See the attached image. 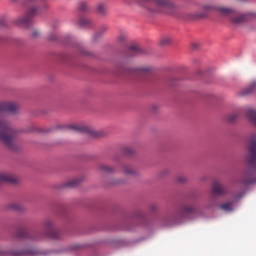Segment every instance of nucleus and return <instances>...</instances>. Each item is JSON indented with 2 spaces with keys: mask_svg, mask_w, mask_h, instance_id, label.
<instances>
[{
  "mask_svg": "<svg viewBox=\"0 0 256 256\" xmlns=\"http://www.w3.org/2000/svg\"><path fill=\"white\" fill-rule=\"evenodd\" d=\"M248 149L249 152L246 156V164L250 171L256 172V135L251 137Z\"/></svg>",
  "mask_w": 256,
  "mask_h": 256,
  "instance_id": "obj_5",
  "label": "nucleus"
},
{
  "mask_svg": "<svg viewBox=\"0 0 256 256\" xmlns=\"http://www.w3.org/2000/svg\"><path fill=\"white\" fill-rule=\"evenodd\" d=\"M247 177H249V173H244V179L242 180L243 185H249L253 183V179Z\"/></svg>",
  "mask_w": 256,
  "mask_h": 256,
  "instance_id": "obj_25",
  "label": "nucleus"
},
{
  "mask_svg": "<svg viewBox=\"0 0 256 256\" xmlns=\"http://www.w3.org/2000/svg\"><path fill=\"white\" fill-rule=\"evenodd\" d=\"M98 169L99 171H102V173H108V174L115 173V168L107 164H99Z\"/></svg>",
  "mask_w": 256,
  "mask_h": 256,
  "instance_id": "obj_17",
  "label": "nucleus"
},
{
  "mask_svg": "<svg viewBox=\"0 0 256 256\" xmlns=\"http://www.w3.org/2000/svg\"><path fill=\"white\" fill-rule=\"evenodd\" d=\"M49 41H55V39H57V37L55 35H50L48 37Z\"/></svg>",
  "mask_w": 256,
  "mask_h": 256,
  "instance_id": "obj_36",
  "label": "nucleus"
},
{
  "mask_svg": "<svg viewBox=\"0 0 256 256\" xmlns=\"http://www.w3.org/2000/svg\"><path fill=\"white\" fill-rule=\"evenodd\" d=\"M0 27H8L7 18L5 16L0 17Z\"/></svg>",
  "mask_w": 256,
  "mask_h": 256,
  "instance_id": "obj_29",
  "label": "nucleus"
},
{
  "mask_svg": "<svg viewBox=\"0 0 256 256\" xmlns=\"http://www.w3.org/2000/svg\"><path fill=\"white\" fill-rule=\"evenodd\" d=\"M177 183H186L187 182V178L185 176H178L176 178Z\"/></svg>",
  "mask_w": 256,
  "mask_h": 256,
  "instance_id": "obj_32",
  "label": "nucleus"
},
{
  "mask_svg": "<svg viewBox=\"0 0 256 256\" xmlns=\"http://www.w3.org/2000/svg\"><path fill=\"white\" fill-rule=\"evenodd\" d=\"M35 0H28L27 1V5H29V3H34Z\"/></svg>",
  "mask_w": 256,
  "mask_h": 256,
  "instance_id": "obj_38",
  "label": "nucleus"
},
{
  "mask_svg": "<svg viewBox=\"0 0 256 256\" xmlns=\"http://www.w3.org/2000/svg\"><path fill=\"white\" fill-rule=\"evenodd\" d=\"M32 35H33V37H39L38 30H33Z\"/></svg>",
  "mask_w": 256,
  "mask_h": 256,
  "instance_id": "obj_35",
  "label": "nucleus"
},
{
  "mask_svg": "<svg viewBox=\"0 0 256 256\" xmlns=\"http://www.w3.org/2000/svg\"><path fill=\"white\" fill-rule=\"evenodd\" d=\"M130 53H133L134 55H139V53H143V50H141V48H139V46H130Z\"/></svg>",
  "mask_w": 256,
  "mask_h": 256,
  "instance_id": "obj_21",
  "label": "nucleus"
},
{
  "mask_svg": "<svg viewBox=\"0 0 256 256\" xmlns=\"http://www.w3.org/2000/svg\"><path fill=\"white\" fill-rule=\"evenodd\" d=\"M123 183V180H116L115 182H111V185H119Z\"/></svg>",
  "mask_w": 256,
  "mask_h": 256,
  "instance_id": "obj_34",
  "label": "nucleus"
},
{
  "mask_svg": "<svg viewBox=\"0 0 256 256\" xmlns=\"http://www.w3.org/2000/svg\"><path fill=\"white\" fill-rule=\"evenodd\" d=\"M122 151L124 155H133V150L131 149V147H124Z\"/></svg>",
  "mask_w": 256,
  "mask_h": 256,
  "instance_id": "obj_30",
  "label": "nucleus"
},
{
  "mask_svg": "<svg viewBox=\"0 0 256 256\" xmlns=\"http://www.w3.org/2000/svg\"><path fill=\"white\" fill-rule=\"evenodd\" d=\"M136 71L140 75H145V73H149V71H151V68H149V67H140V68H137Z\"/></svg>",
  "mask_w": 256,
  "mask_h": 256,
  "instance_id": "obj_24",
  "label": "nucleus"
},
{
  "mask_svg": "<svg viewBox=\"0 0 256 256\" xmlns=\"http://www.w3.org/2000/svg\"><path fill=\"white\" fill-rule=\"evenodd\" d=\"M0 183H10L15 185L19 183V178L10 173H0Z\"/></svg>",
  "mask_w": 256,
  "mask_h": 256,
  "instance_id": "obj_13",
  "label": "nucleus"
},
{
  "mask_svg": "<svg viewBox=\"0 0 256 256\" xmlns=\"http://www.w3.org/2000/svg\"><path fill=\"white\" fill-rule=\"evenodd\" d=\"M256 88V82H254L250 88H248L246 91H245V95L249 94V93H252L253 92V89Z\"/></svg>",
  "mask_w": 256,
  "mask_h": 256,
  "instance_id": "obj_33",
  "label": "nucleus"
},
{
  "mask_svg": "<svg viewBox=\"0 0 256 256\" xmlns=\"http://www.w3.org/2000/svg\"><path fill=\"white\" fill-rule=\"evenodd\" d=\"M80 27H91V20L88 18H81L79 20Z\"/></svg>",
  "mask_w": 256,
  "mask_h": 256,
  "instance_id": "obj_20",
  "label": "nucleus"
},
{
  "mask_svg": "<svg viewBox=\"0 0 256 256\" xmlns=\"http://www.w3.org/2000/svg\"><path fill=\"white\" fill-rule=\"evenodd\" d=\"M138 7L148 13H173L175 4L171 0H134Z\"/></svg>",
  "mask_w": 256,
  "mask_h": 256,
  "instance_id": "obj_1",
  "label": "nucleus"
},
{
  "mask_svg": "<svg viewBox=\"0 0 256 256\" xmlns=\"http://www.w3.org/2000/svg\"><path fill=\"white\" fill-rule=\"evenodd\" d=\"M96 11L99 15H107L108 13L107 3L99 2L97 4Z\"/></svg>",
  "mask_w": 256,
  "mask_h": 256,
  "instance_id": "obj_15",
  "label": "nucleus"
},
{
  "mask_svg": "<svg viewBox=\"0 0 256 256\" xmlns=\"http://www.w3.org/2000/svg\"><path fill=\"white\" fill-rule=\"evenodd\" d=\"M14 3H15V1H17V0H12Z\"/></svg>",
  "mask_w": 256,
  "mask_h": 256,
  "instance_id": "obj_40",
  "label": "nucleus"
},
{
  "mask_svg": "<svg viewBox=\"0 0 256 256\" xmlns=\"http://www.w3.org/2000/svg\"><path fill=\"white\" fill-rule=\"evenodd\" d=\"M80 180L79 179H74L70 180L65 184V187L71 188V187H77L79 185Z\"/></svg>",
  "mask_w": 256,
  "mask_h": 256,
  "instance_id": "obj_22",
  "label": "nucleus"
},
{
  "mask_svg": "<svg viewBox=\"0 0 256 256\" xmlns=\"http://www.w3.org/2000/svg\"><path fill=\"white\" fill-rule=\"evenodd\" d=\"M27 255H35V251L33 250H24V251L0 250V256H27Z\"/></svg>",
  "mask_w": 256,
  "mask_h": 256,
  "instance_id": "obj_10",
  "label": "nucleus"
},
{
  "mask_svg": "<svg viewBox=\"0 0 256 256\" xmlns=\"http://www.w3.org/2000/svg\"><path fill=\"white\" fill-rule=\"evenodd\" d=\"M79 9L80 11H87V9H89V5L87 4V2H80L79 3Z\"/></svg>",
  "mask_w": 256,
  "mask_h": 256,
  "instance_id": "obj_28",
  "label": "nucleus"
},
{
  "mask_svg": "<svg viewBox=\"0 0 256 256\" xmlns=\"http://www.w3.org/2000/svg\"><path fill=\"white\" fill-rule=\"evenodd\" d=\"M212 193L213 195H219L220 197H223V195H227V187H225L219 181H215L212 184Z\"/></svg>",
  "mask_w": 256,
  "mask_h": 256,
  "instance_id": "obj_12",
  "label": "nucleus"
},
{
  "mask_svg": "<svg viewBox=\"0 0 256 256\" xmlns=\"http://www.w3.org/2000/svg\"><path fill=\"white\" fill-rule=\"evenodd\" d=\"M68 129L75 131V133H87L88 135H92V137H97V134L93 132L89 127L83 125H70Z\"/></svg>",
  "mask_w": 256,
  "mask_h": 256,
  "instance_id": "obj_9",
  "label": "nucleus"
},
{
  "mask_svg": "<svg viewBox=\"0 0 256 256\" xmlns=\"http://www.w3.org/2000/svg\"><path fill=\"white\" fill-rule=\"evenodd\" d=\"M237 117V114H230L227 116L226 121H228V123H233L237 121Z\"/></svg>",
  "mask_w": 256,
  "mask_h": 256,
  "instance_id": "obj_27",
  "label": "nucleus"
},
{
  "mask_svg": "<svg viewBox=\"0 0 256 256\" xmlns=\"http://www.w3.org/2000/svg\"><path fill=\"white\" fill-rule=\"evenodd\" d=\"M219 9H226L225 6H217L214 4H204L202 6L203 13H194L191 16V19H203V17H207V12L209 11H218Z\"/></svg>",
  "mask_w": 256,
  "mask_h": 256,
  "instance_id": "obj_6",
  "label": "nucleus"
},
{
  "mask_svg": "<svg viewBox=\"0 0 256 256\" xmlns=\"http://www.w3.org/2000/svg\"><path fill=\"white\" fill-rule=\"evenodd\" d=\"M169 43H171V37H169V36H164V37L160 40V44H161V45H169Z\"/></svg>",
  "mask_w": 256,
  "mask_h": 256,
  "instance_id": "obj_26",
  "label": "nucleus"
},
{
  "mask_svg": "<svg viewBox=\"0 0 256 256\" xmlns=\"http://www.w3.org/2000/svg\"><path fill=\"white\" fill-rule=\"evenodd\" d=\"M220 209H222V211H233V202H226L220 205Z\"/></svg>",
  "mask_w": 256,
  "mask_h": 256,
  "instance_id": "obj_19",
  "label": "nucleus"
},
{
  "mask_svg": "<svg viewBox=\"0 0 256 256\" xmlns=\"http://www.w3.org/2000/svg\"><path fill=\"white\" fill-rule=\"evenodd\" d=\"M43 227L46 231V235L51 237V239H59L61 237V233L55 230V225L53 224L52 220H46L43 223Z\"/></svg>",
  "mask_w": 256,
  "mask_h": 256,
  "instance_id": "obj_8",
  "label": "nucleus"
},
{
  "mask_svg": "<svg viewBox=\"0 0 256 256\" xmlns=\"http://www.w3.org/2000/svg\"><path fill=\"white\" fill-rule=\"evenodd\" d=\"M37 15V7L31 6L29 10L27 11L25 16H21L17 18L14 23L18 27H22L23 29H29L33 23V17Z\"/></svg>",
  "mask_w": 256,
  "mask_h": 256,
  "instance_id": "obj_4",
  "label": "nucleus"
},
{
  "mask_svg": "<svg viewBox=\"0 0 256 256\" xmlns=\"http://www.w3.org/2000/svg\"><path fill=\"white\" fill-rule=\"evenodd\" d=\"M119 73H125V71H123V70H120V71H119Z\"/></svg>",
  "mask_w": 256,
  "mask_h": 256,
  "instance_id": "obj_39",
  "label": "nucleus"
},
{
  "mask_svg": "<svg viewBox=\"0 0 256 256\" xmlns=\"http://www.w3.org/2000/svg\"><path fill=\"white\" fill-rule=\"evenodd\" d=\"M122 171H123L124 175H129L131 177H135V175H137V170H135V168H133L129 165H123Z\"/></svg>",
  "mask_w": 256,
  "mask_h": 256,
  "instance_id": "obj_16",
  "label": "nucleus"
},
{
  "mask_svg": "<svg viewBox=\"0 0 256 256\" xmlns=\"http://www.w3.org/2000/svg\"><path fill=\"white\" fill-rule=\"evenodd\" d=\"M0 111H7L8 113H17V111H19V104L15 102L0 103Z\"/></svg>",
  "mask_w": 256,
  "mask_h": 256,
  "instance_id": "obj_11",
  "label": "nucleus"
},
{
  "mask_svg": "<svg viewBox=\"0 0 256 256\" xmlns=\"http://www.w3.org/2000/svg\"><path fill=\"white\" fill-rule=\"evenodd\" d=\"M219 13L229 17L230 21L234 25H243V23H247L249 19H252L253 14L246 13V14H239L237 11L233 10V8H219Z\"/></svg>",
  "mask_w": 256,
  "mask_h": 256,
  "instance_id": "obj_3",
  "label": "nucleus"
},
{
  "mask_svg": "<svg viewBox=\"0 0 256 256\" xmlns=\"http://www.w3.org/2000/svg\"><path fill=\"white\" fill-rule=\"evenodd\" d=\"M10 209H13L14 211H25V208L19 203H13L10 205Z\"/></svg>",
  "mask_w": 256,
  "mask_h": 256,
  "instance_id": "obj_23",
  "label": "nucleus"
},
{
  "mask_svg": "<svg viewBox=\"0 0 256 256\" xmlns=\"http://www.w3.org/2000/svg\"><path fill=\"white\" fill-rule=\"evenodd\" d=\"M246 116L256 126V110H248Z\"/></svg>",
  "mask_w": 256,
  "mask_h": 256,
  "instance_id": "obj_18",
  "label": "nucleus"
},
{
  "mask_svg": "<svg viewBox=\"0 0 256 256\" xmlns=\"http://www.w3.org/2000/svg\"><path fill=\"white\" fill-rule=\"evenodd\" d=\"M192 47H193L194 49H199V44L193 43V44H192Z\"/></svg>",
  "mask_w": 256,
  "mask_h": 256,
  "instance_id": "obj_37",
  "label": "nucleus"
},
{
  "mask_svg": "<svg viewBox=\"0 0 256 256\" xmlns=\"http://www.w3.org/2000/svg\"><path fill=\"white\" fill-rule=\"evenodd\" d=\"M17 237L18 239H32V241L39 239V236H36L35 234H31L25 230H20L17 233Z\"/></svg>",
  "mask_w": 256,
  "mask_h": 256,
  "instance_id": "obj_14",
  "label": "nucleus"
},
{
  "mask_svg": "<svg viewBox=\"0 0 256 256\" xmlns=\"http://www.w3.org/2000/svg\"><path fill=\"white\" fill-rule=\"evenodd\" d=\"M195 211V208L193 206H184L180 210H178L174 216H173V221L174 223H181L183 219L189 215V213H193Z\"/></svg>",
  "mask_w": 256,
  "mask_h": 256,
  "instance_id": "obj_7",
  "label": "nucleus"
},
{
  "mask_svg": "<svg viewBox=\"0 0 256 256\" xmlns=\"http://www.w3.org/2000/svg\"><path fill=\"white\" fill-rule=\"evenodd\" d=\"M127 39V34L125 33H121L119 36H118V41L119 43H123V41H125Z\"/></svg>",
  "mask_w": 256,
  "mask_h": 256,
  "instance_id": "obj_31",
  "label": "nucleus"
},
{
  "mask_svg": "<svg viewBox=\"0 0 256 256\" xmlns=\"http://www.w3.org/2000/svg\"><path fill=\"white\" fill-rule=\"evenodd\" d=\"M15 137H17V131L9 126V123L0 117V141L11 151H17V145H15Z\"/></svg>",
  "mask_w": 256,
  "mask_h": 256,
  "instance_id": "obj_2",
  "label": "nucleus"
}]
</instances>
